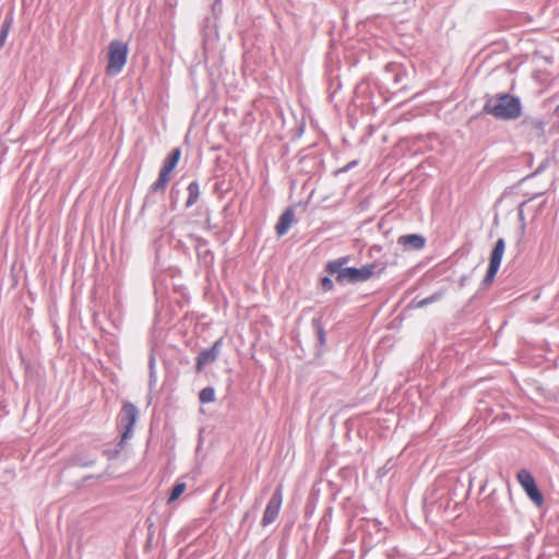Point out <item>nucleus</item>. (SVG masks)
Segmentation results:
<instances>
[{"instance_id": "1", "label": "nucleus", "mask_w": 559, "mask_h": 559, "mask_svg": "<svg viewBox=\"0 0 559 559\" xmlns=\"http://www.w3.org/2000/svg\"><path fill=\"white\" fill-rule=\"evenodd\" d=\"M484 110L497 119L511 120L521 116V104L519 98L502 94L486 103Z\"/></svg>"}, {"instance_id": "2", "label": "nucleus", "mask_w": 559, "mask_h": 559, "mask_svg": "<svg viewBox=\"0 0 559 559\" xmlns=\"http://www.w3.org/2000/svg\"><path fill=\"white\" fill-rule=\"evenodd\" d=\"M128 53L127 43L117 39L112 40L108 46L106 74L110 76L119 74L127 63Z\"/></svg>"}, {"instance_id": "3", "label": "nucleus", "mask_w": 559, "mask_h": 559, "mask_svg": "<svg viewBox=\"0 0 559 559\" xmlns=\"http://www.w3.org/2000/svg\"><path fill=\"white\" fill-rule=\"evenodd\" d=\"M181 157V150L179 147L174 148L163 163L159 170L157 180L152 185L151 189L153 192H164L170 178L171 173L176 168Z\"/></svg>"}, {"instance_id": "4", "label": "nucleus", "mask_w": 559, "mask_h": 559, "mask_svg": "<svg viewBox=\"0 0 559 559\" xmlns=\"http://www.w3.org/2000/svg\"><path fill=\"white\" fill-rule=\"evenodd\" d=\"M138 416L139 412L132 403L127 402L123 404L119 414V425L122 429L121 440L119 442L120 448H123L126 441L132 438Z\"/></svg>"}, {"instance_id": "5", "label": "nucleus", "mask_w": 559, "mask_h": 559, "mask_svg": "<svg viewBox=\"0 0 559 559\" xmlns=\"http://www.w3.org/2000/svg\"><path fill=\"white\" fill-rule=\"evenodd\" d=\"M516 479L534 504L536 507H542L544 504V497L539 491L533 475L527 469H521L516 474Z\"/></svg>"}, {"instance_id": "6", "label": "nucleus", "mask_w": 559, "mask_h": 559, "mask_svg": "<svg viewBox=\"0 0 559 559\" xmlns=\"http://www.w3.org/2000/svg\"><path fill=\"white\" fill-rule=\"evenodd\" d=\"M377 272L374 263L366 264L359 269L345 267L340 276V283H358L370 280Z\"/></svg>"}, {"instance_id": "7", "label": "nucleus", "mask_w": 559, "mask_h": 559, "mask_svg": "<svg viewBox=\"0 0 559 559\" xmlns=\"http://www.w3.org/2000/svg\"><path fill=\"white\" fill-rule=\"evenodd\" d=\"M504 250H506V242L502 238H500L497 240V242L492 249V252L490 255V261H489V266H488L485 280H484L485 284L489 285L493 282L496 274L499 271L501 260L504 254Z\"/></svg>"}, {"instance_id": "8", "label": "nucleus", "mask_w": 559, "mask_h": 559, "mask_svg": "<svg viewBox=\"0 0 559 559\" xmlns=\"http://www.w3.org/2000/svg\"><path fill=\"white\" fill-rule=\"evenodd\" d=\"M283 502V487L278 486L270 499L262 518V524L267 525L274 522L280 513Z\"/></svg>"}, {"instance_id": "9", "label": "nucleus", "mask_w": 559, "mask_h": 559, "mask_svg": "<svg viewBox=\"0 0 559 559\" xmlns=\"http://www.w3.org/2000/svg\"><path fill=\"white\" fill-rule=\"evenodd\" d=\"M221 345L222 338L217 340L211 348L204 349L198 355L195 359V368L199 372L202 371L205 365L212 364L217 359Z\"/></svg>"}, {"instance_id": "10", "label": "nucleus", "mask_w": 559, "mask_h": 559, "mask_svg": "<svg viewBox=\"0 0 559 559\" xmlns=\"http://www.w3.org/2000/svg\"><path fill=\"white\" fill-rule=\"evenodd\" d=\"M397 243L405 250H420L425 247L426 240L417 234L403 235L397 239Z\"/></svg>"}, {"instance_id": "11", "label": "nucleus", "mask_w": 559, "mask_h": 559, "mask_svg": "<svg viewBox=\"0 0 559 559\" xmlns=\"http://www.w3.org/2000/svg\"><path fill=\"white\" fill-rule=\"evenodd\" d=\"M293 222H294V212L292 210L285 211L281 215V217L276 224V227H275L277 235L278 236L285 235L287 233V230L289 229V227L292 226Z\"/></svg>"}, {"instance_id": "12", "label": "nucleus", "mask_w": 559, "mask_h": 559, "mask_svg": "<svg viewBox=\"0 0 559 559\" xmlns=\"http://www.w3.org/2000/svg\"><path fill=\"white\" fill-rule=\"evenodd\" d=\"M188 198L186 201V206L190 207L195 204L200 198V186L197 181H192L189 183L188 188Z\"/></svg>"}, {"instance_id": "13", "label": "nucleus", "mask_w": 559, "mask_h": 559, "mask_svg": "<svg viewBox=\"0 0 559 559\" xmlns=\"http://www.w3.org/2000/svg\"><path fill=\"white\" fill-rule=\"evenodd\" d=\"M347 259L344 258V259H340V260H334V261H331L328 263L326 265V270L330 272V273H334V274H337L336 275V281L340 283V276L342 274V272L344 271L345 267H343V264L346 263Z\"/></svg>"}, {"instance_id": "14", "label": "nucleus", "mask_w": 559, "mask_h": 559, "mask_svg": "<svg viewBox=\"0 0 559 559\" xmlns=\"http://www.w3.org/2000/svg\"><path fill=\"white\" fill-rule=\"evenodd\" d=\"M199 397H200L201 403H203V404L214 402L215 391L211 386L204 388L201 390Z\"/></svg>"}, {"instance_id": "15", "label": "nucleus", "mask_w": 559, "mask_h": 559, "mask_svg": "<svg viewBox=\"0 0 559 559\" xmlns=\"http://www.w3.org/2000/svg\"><path fill=\"white\" fill-rule=\"evenodd\" d=\"M185 490H186L185 483L176 484L171 490L169 498H168V503L176 501L183 493Z\"/></svg>"}, {"instance_id": "16", "label": "nucleus", "mask_w": 559, "mask_h": 559, "mask_svg": "<svg viewBox=\"0 0 559 559\" xmlns=\"http://www.w3.org/2000/svg\"><path fill=\"white\" fill-rule=\"evenodd\" d=\"M9 32V23H5L0 32V47H3Z\"/></svg>"}, {"instance_id": "17", "label": "nucleus", "mask_w": 559, "mask_h": 559, "mask_svg": "<svg viewBox=\"0 0 559 559\" xmlns=\"http://www.w3.org/2000/svg\"><path fill=\"white\" fill-rule=\"evenodd\" d=\"M322 284H323V287L325 289H331L333 284H332V281L328 277H325L323 281H322Z\"/></svg>"}, {"instance_id": "18", "label": "nucleus", "mask_w": 559, "mask_h": 559, "mask_svg": "<svg viewBox=\"0 0 559 559\" xmlns=\"http://www.w3.org/2000/svg\"><path fill=\"white\" fill-rule=\"evenodd\" d=\"M435 300H436V297H435V296H431V297L426 298V299H424L423 301H420V302H419V305H420V306H424V305L429 304V302L435 301Z\"/></svg>"}]
</instances>
